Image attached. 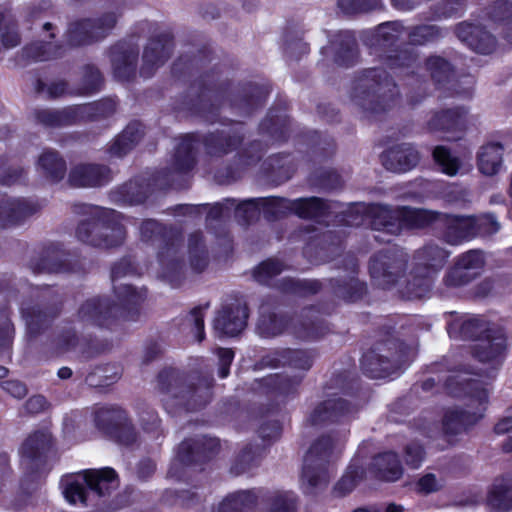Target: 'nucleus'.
Instances as JSON below:
<instances>
[{"mask_svg":"<svg viewBox=\"0 0 512 512\" xmlns=\"http://www.w3.org/2000/svg\"><path fill=\"white\" fill-rule=\"evenodd\" d=\"M459 333L463 339L472 340L471 353L475 360L495 368L506 356V339L501 332H495L489 324L477 317L464 320Z\"/></svg>","mask_w":512,"mask_h":512,"instance_id":"1","label":"nucleus"},{"mask_svg":"<svg viewBox=\"0 0 512 512\" xmlns=\"http://www.w3.org/2000/svg\"><path fill=\"white\" fill-rule=\"evenodd\" d=\"M463 398L464 410L450 411V433L455 425L465 429L483 415L489 397L487 383L478 379L462 378L459 382H450V398Z\"/></svg>","mask_w":512,"mask_h":512,"instance_id":"2","label":"nucleus"},{"mask_svg":"<svg viewBox=\"0 0 512 512\" xmlns=\"http://www.w3.org/2000/svg\"><path fill=\"white\" fill-rule=\"evenodd\" d=\"M84 484L99 496H102L117 486L116 474L114 470L105 468L102 470H87L64 477L62 479L63 494L69 503H85Z\"/></svg>","mask_w":512,"mask_h":512,"instance_id":"3","label":"nucleus"},{"mask_svg":"<svg viewBox=\"0 0 512 512\" xmlns=\"http://www.w3.org/2000/svg\"><path fill=\"white\" fill-rule=\"evenodd\" d=\"M247 308L238 305L231 311H223L215 319V329L228 336H235L246 326Z\"/></svg>","mask_w":512,"mask_h":512,"instance_id":"4","label":"nucleus"},{"mask_svg":"<svg viewBox=\"0 0 512 512\" xmlns=\"http://www.w3.org/2000/svg\"><path fill=\"white\" fill-rule=\"evenodd\" d=\"M488 505L495 512H505L512 508V479L498 478L492 484L488 496Z\"/></svg>","mask_w":512,"mask_h":512,"instance_id":"5","label":"nucleus"},{"mask_svg":"<svg viewBox=\"0 0 512 512\" xmlns=\"http://www.w3.org/2000/svg\"><path fill=\"white\" fill-rule=\"evenodd\" d=\"M503 146L498 143H488L478 152L479 171L487 176L497 174L503 162Z\"/></svg>","mask_w":512,"mask_h":512,"instance_id":"6","label":"nucleus"},{"mask_svg":"<svg viewBox=\"0 0 512 512\" xmlns=\"http://www.w3.org/2000/svg\"><path fill=\"white\" fill-rule=\"evenodd\" d=\"M418 160V153L410 147L390 150L382 158L386 168L395 172L410 170L417 164Z\"/></svg>","mask_w":512,"mask_h":512,"instance_id":"7","label":"nucleus"},{"mask_svg":"<svg viewBox=\"0 0 512 512\" xmlns=\"http://www.w3.org/2000/svg\"><path fill=\"white\" fill-rule=\"evenodd\" d=\"M274 205L290 208L298 216L303 218L318 216L325 210L324 203H322L318 198L298 199L293 202H288L284 199H278L274 200Z\"/></svg>","mask_w":512,"mask_h":512,"instance_id":"8","label":"nucleus"},{"mask_svg":"<svg viewBox=\"0 0 512 512\" xmlns=\"http://www.w3.org/2000/svg\"><path fill=\"white\" fill-rule=\"evenodd\" d=\"M476 236L474 217L450 216V244H458Z\"/></svg>","mask_w":512,"mask_h":512,"instance_id":"9","label":"nucleus"},{"mask_svg":"<svg viewBox=\"0 0 512 512\" xmlns=\"http://www.w3.org/2000/svg\"><path fill=\"white\" fill-rule=\"evenodd\" d=\"M381 477L387 481H396L402 475V469L397 456L394 453H385L375 459Z\"/></svg>","mask_w":512,"mask_h":512,"instance_id":"10","label":"nucleus"},{"mask_svg":"<svg viewBox=\"0 0 512 512\" xmlns=\"http://www.w3.org/2000/svg\"><path fill=\"white\" fill-rule=\"evenodd\" d=\"M484 265V258L479 251H469L458 258L454 271L455 273L465 272V277L475 276Z\"/></svg>","mask_w":512,"mask_h":512,"instance_id":"11","label":"nucleus"},{"mask_svg":"<svg viewBox=\"0 0 512 512\" xmlns=\"http://www.w3.org/2000/svg\"><path fill=\"white\" fill-rule=\"evenodd\" d=\"M472 155L468 149H463L459 153H450V177L454 175H463L472 168Z\"/></svg>","mask_w":512,"mask_h":512,"instance_id":"12","label":"nucleus"},{"mask_svg":"<svg viewBox=\"0 0 512 512\" xmlns=\"http://www.w3.org/2000/svg\"><path fill=\"white\" fill-rule=\"evenodd\" d=\"M467 128L466 111L462 108L450 111V140L460 139Z\"/></svg>","mask_w":512,"mask_h":512,"instance_id":"13","label":"nucleus"},{"mask_svg":"<svg viewBox=\"0 0 512 512\" xmlns=\"http://www.w3.org/2000/svg\"><path fill=\"white\" fill-rule=\"evenodd\" d=\"M95 170L93 166L77 168L71 173L70 179L76 186L97 185L99 181L94 177Z\"/></svg>","mask_w":512,"mask_h":512,"instance_id":"14","label":"nucleus"},{"mask_svg":"<svg viewBox=\"0 0 512 512\" xmlns=\"http://www.w3.org/2000/svg\"><path fill=\"white\" fill-rule=\"evenodd\" d=\"M470 47L478 53L488 54L495 47V39L490 33L481 28V32L470 40Z\"/></svg>","mask_w":512,"mask_h":512,"instance_id":"15","label":"nucleus"},{"mask_svg":"<svg viewBox=\"0 0 512 512\" xmlns=\"http://www.w3.org/2000/svg\"><path fill=\"white\" fill-rule=\"evenodd\" d=\"M476 220V236L492 235L499 230V223L492 215H482Z\"/></svg>","mask_w":512,"mask_h":512,"instance_id":"16","label":"nucleus"},{"mask_svg":"<svg viewBox=\"0 0 512 512\" xmlns=\"http://www.w3.org/2000/svg\"><path fill=\"white\" fill-rule=\"evenodd\" d=\"M281 264L275 260L262 262L255 270V277L259 282H265L269 277L280 273Z\"/></svg>","mask_w":512,"mask_h":512,"instance_id":"17","label":"nucleus"},{"mask_svg":"<svg viewBox=\"0 0 512 512\" xmlns=\"http://www.w3.org/2000/svg\"><path fill=\"white\" fill-rule=\"evenodd\" d=\"M404 225L409 227H421L425 224L427 212L411 209H403L401 212Z\"/></svg>","mask_w":512,"mask_h":512,"instance_id":"18","label":"nucleus"},{"mask_svg":"<svg viewBox=\"0 0 512 512\" xmlns=\"http://www.w3.org/2000/svg\"><path fill=\"white\" fill-rule=\"evenodd\" d=\"M356 483V475L352 473L345 474L334 488L335 495L339 497L346 495L355 488Z\"/></svg>","mask_w":512,"mask_h":512,"instance_id":"19","label":"nucleus"},{"mask_svg":"<svg viewBox=\"0 0 512 512\" xmlns=\"http://www.w3.org/2000/svg\"><path fill=\"white\" fill-rule=\"evenodd\" d=\"M481 32V27L472 24H460L456 29L458 38L470 46V40Z\"/></svg>","mask_w":512,"mask_h":512,"instance_id":"20","label":"nucleus"},{"mask_svg":"<svg viewBox=\"0 0 512 512\" xmlns=\"http://www.w3.org/2000/svg\"><path fill=\"white\" fill-rule=\"evenodd\" d=\"M41 165L48 171L51 172H62L64 168L63 162L52 153H45L40 158Z\"/></svg>","mask_w":512,"mask_h":512,"instance_id":"21","label":"nucleus"},{"mask_svg":"<svg viewBox=\"0 0 512 512\" xmlns=\"http://www.w3.org/2000/svg\"><path fill=\"white\" fill-rule=\"evenodd\" d=\"M439 482L434 474H427L423 476L417 483V490L421 493H431L437 490Z\"/></svg>","mask_w":512,"mask_h":512,"instance_id":"22","label":"nucleus"},{"mask_svg":"<svg viewBox=\"0 0 512 512\" xmlns=\"http://www.w3.org/2000/svg\"><path fill=\"white\" fill-rule=\"evenodd\" d=\"M165 55L164 47L159 42H152L144 52V59L146 62L160 61Z\"/></svg>","mask_w":512,"mask_h":512,"instance_id":"23","label":"nucleus"},{"mask_svg":"<svg viewBox=\"0 0 512 512\" xmlns=\"http://www.w3.org/2000/svg\"><path fill=\"white\" fill-rule=\"evenodd\" d=\"M424 452L421 446L412 445L407 448L406 451V462L412 467L416 468L420 465L423 460Z\"/></svg>","mask_w":512,"mask_h":512,"instance_id":"24","label":"nucleus"},{"mask_svg":"<svg viewBox=\"0 0 512 512\" xmlns=\"http://www.w3.org/2000/svg\"><path fill=\"white\" fill-rule=\"evenodd\" d=\"M4 389L15 398H22L26 395V387L19 381H7Z\"/></svg>","mask_w":512,"mask_h":512,"instance_id":"25","label":"nucleus"},{"mask_svg":"<svg viewBox=\"0 0 512 512\" xmlns=\"http://www.w3.org/2000/svg\"><path fill=\"white\" fill-rule=\"evenodd\" d=\"M434 159L440 164L444 174H448V151L444 146H438L433 152Z\"/></svg>","mask_w":512,"mask_h":512,"instance_id":"26","label":"nucleus"},{"mask_svg":"<svg viewBox=\"0 0 512 512\" xmlns=\"http://www.w3.org/2000/svg\"><path fill=\"white\" fill-rule=\"evenodd\" d=\"M46 400L42 396L31 397L27 403L26 408L31 413H38L46 408Z\"/></svg>","mask_w":512,"mask_h":512,"instance_id":"27","label":"nucleus"},{"mask_svg":"<svg viewBox=\"0 0 512 512\" xmlns=\"http://www.w3.org/2000/svg\"><path fill=\"white\" fill-rule=\"evenodd\" d=\"M512 430V416H507L502 418L496 425H495V432L497 434H504L507 432H510Z\"/></svg>","mask_w":512,"mask_h":512,"instance_id":"28","label":"nucleus"},{"mask_svg":"<svg viewBox=\"0 0 512 512\" xmlns=\"http://www.w3.org/2000/svg\"><path fill=\"white\" fill-rule=\"evenodd\" d=\"M420 0H392L393 5L401 10L412 9Z\"/></svg>","mask_w":512,"mask_h":512,"instance_id":"29","label":"nucleus"},{"mask_svg":"<svg viewBox=\"0 0 512 512\" xmlns=\"http://www.w3.org/2000/svg\"><path fill=\"white\" fill-rule=\"evenodd\" d=\"M304 479H306L308 481V484L311 486V487H316L318 484H325L327 482V477L326 475H323V476H319L317 478H314L313 476H311L309 474V472H304V475H303Z\"/></svg>","mask_w":512,"mask_h":512,"instance_id":"30","label":"nucleus"},{"mask_svg":"<svg viewBox=\"0 0 512 512\" xmlns=\"http://www.w3.org/2000/svg\"><path fill=\"white\" fill-rule=\"evenodd\" d=\"M463 83H464V87H463L462 91H456V93L468 96V95H470L471 90H472L473 79L471 77H465Z\"/></svg>","mask_w":512,"mask_h":512,"instance_id":"31","label":"nucleus"},{"mask_svg":"<svg viewBox=\"0 0 512 512\" xmlns=\"http://www.w3.org/2000/svg\"><path fill=\"white\" fill-rule=\"evenodd\" d=\"M220 357L222 359L223 365H229L233 359V352L228 349H223L220 351Z\"/></svg>","mask_w":512,"mask_h":512,"instance_id":"32","label":"nucleus"},{"mask_svg":"<svg viewBox=\"0 0 512 512\" xmlns=\"http://www.w3.org/2000/svg\"><path fill=\"white\" fill-rule=\"evenodd\" d=\"M18 42H19V39H18L17 34L12 33V34L7 35L6 39L4 40V45L7 48H10V47L16 46L18 44Z\"/></svg>","mask_w":512,"mask_h":512,"instance_id":"33","label":"nucleus"},{"mask_svg":"<svg viewBox=\"0 0 512 512\" xmlns=\"http://www.w3.org/2000/svg\"><path fill=\"white\" fill-rule=\"evenodd\" d=\"M72 375V371L68 367H62L58 370V376L62 379H67Z\"/></svg>","mask_w":512,"mask_h":512,"instance_id":"34","label":"nucleus"},{"mask_svg":"<svg viewBox=\"0 0 512 512\" xmlns=\"http://www.w3.org/2000/svg\"><path fill=\"white\" fill-rule=\"evenodd\" d=\"M386 512H403V507L396 504H389L386 508Z\"/></svg>","mask_w":512,"mask_h":512,"instance_id":"35","label":"nucleus"},{"mask_svg":"<svg viewBox=\"0 0 512 512\" xmlns=\"http://www.w3.org/2000/svg\"><path fill=\"white\" fill-rule=\"evenodd\" d=\"M503 449L506 452L512 451V436H509L506 442L503 444Z\"/></svg>","mask_w":512,"mask_h":512,"instance_id":"36","label":"nucleus"},{"mask_svg":"<svg viewBox=\"0 0 512 512\" xmlns=\"http://www.w3.org/2000/svg\"><path fill=\"white\" fill-rule=\"evenodd\" d=\"M195 322H196V327H197V329H198V330H200V331L202 332L203 327H204V323H203L202 318L197 316V317L195 318Z\"/></svg>","mask_w":512,"mask_h":512,"instance_id":"37","label":"nucleus"},{"mask_svg":"<svg viewBox=\"0 0 512 512\" xmlns=\"http://www.w3.org/2000/svg\"><path fill=\"white\" fill-rule=\"evenodd\" d=\"M228 366L229 365H224L221 369H220V376L222 378H225L227 375H228Z\"/></svg>","mask_w":512,"mask_h":512,"instance_id":"38","label":"nucleus"},{"mask_svg":"<svg viewBox=\"0 0 512 512\" xmlns=\"http://www.w3.org/2000/svg\"><path fill=\"white\" fill-rule=\"evenodd\" d=\"M260 330H261V334L263 336H270V335H274L275 333H270L269 331H267L264 327H263V324H261V326L259 327Z\"/></svg>","mask_w":512,"mask_h":512,"instance_id":"39","label":"nucleus"},{"mask_svg":"<svg viewBox=\"0 0 512 512\" xmlns=\"http://www.w3.org/2000/svg\"><path fill=\"white\" fill-rule=\"evenodd\" d=\"M7 370L0 366V378L4 377L6 375Z\"/></svg>","mask_w":512,"mask_h":512,"instance_id":"40","label":"nucleus"},{"mask_svg":"<svg viewBox=\"0 0 512 512\" xmlns=\"http://www.w3.org/2000/svg\"><path fill=\"white\" fill-rule=\"evenodd\" d=\"M371 271H372V275H373V277H375V278H378V277H379V276H378V274H377V271H376L375 265H373V266H372Z\"/></svg>","mask_w":512,"mask_h":512,"instance_id":"41","label":"nucleus"},{"mask_svg":"<svg viewBox=\"0 0 512 512\" xmlns=\"http://www.w3.org/2000/svg\"><path fill=\"white\" fill-rule=\"evenodd\" d=\"M78 235H79V238H80L81 240H83V241L85 240V236H84V235H82L81 228L79 229Z\"/></svg>","mask_w":512,"mask_h":512,"instance_id":"42","label":"nucleus"},{"mask_svg":"<svg viewBox=\"0 0 512 512\" xmlns=\"http://www.w3.org/2000/svg\"><path fill=\"white\" fill-rule=\"evenodd\" d=\"M381 213H382V214H387V213H388V210H386V209H382V210H381Z\"/></svg>","mask_w":512,"mask_h":512,"instance_id":"43","label":"nucleus"},{"mask_svg":"<svg viewBox=\"0 0 512 512\" xmlns=\"http://www.w3.org/2000/svg\"><path fill=\"white\" fill-rule=\"evenodd\" d=\"M118 235H119L120 240H121V239L123 238V234H122V232H121V231H118Z\"/></svg>","mask_w":512,"mask_h":512,"instance_id":"44","label":"nucleus"},{"mask_svg":"<svg viewBox=\"0 0 512 512\" xmlns=\"http://www.w3.org/2000/svg\"><path fill=\"white\" fill-rule=\"evenodd\" d=\"M114 244H115V243L110 242V243H107L106 245H107V246H112V245H114Z\"/></svg>","mask_w":512,"mask_h":512,"instance_id":"45","label":"nucleus"},{"mask_svg":"<svg viewBox=\"0 0 512 512\" xmlns=\"http://www.w3.org/2000/svg\"><path fill=\"white\" fill-rule=\"evenodd\" d=\"M509 41L512 43V35H508Z\"/></svg>","mask_w":512,"mask_h":512,"instance_id":"46","label":"nucleus"},{"mask_svg":"<svg viewBox=\"0 0 512 512\" xmlns=\"http://www.w3.org/2000/svg\"><path fill=\"white\" fill-rule=\"evenodd\" d=\"M452 322H454V320H452V319L450 318V320H449L450 326L452 325Z\"/></svg>","mask_w":512,"mask_h":512,"instance_id":"47","label":"nucleus"}]
</instances>
